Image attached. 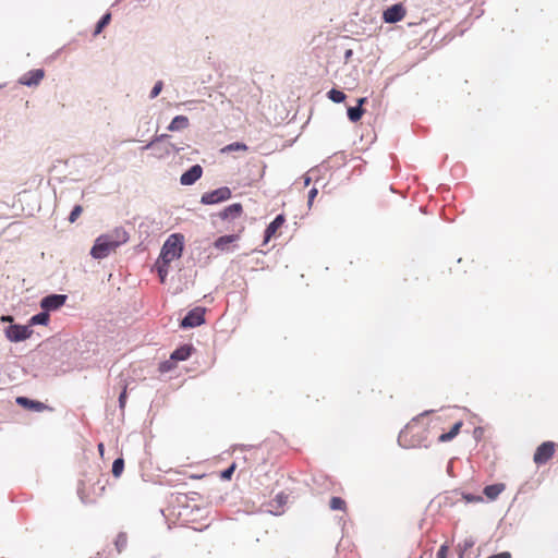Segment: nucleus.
<instances>
[{
    "label": "nucleus",
    "instance_id": "9d476101",
    "mask_svg": "<svg viewBox=\"0 0 558 558\" xmlns=\"http://www.w3.org/2000/svg\"><path fill=\"white\" fill-rule=\"evenodd\" d=\"M202 174L203 168L199 165H194L187 171L182 173L180 177V183L182 185H192L201 179Z\"/></svg>",
    "mask_w": 558,
    "mask_h": 558
},
{
    "label": "nucleus",
    "instance_id": "f257e3e1",
    "mask_svg": "<svg viewBox=\"0 0 558 558\" xmlns=\"http://www.w3.org/2000/svg\"><path fill=\"white\" fill-rule=\"evenodd\" d=\"M129 240V234L123 228H116L110 232L99 235L90 250V255L95 259L106 258L111 252L124 244Z\"/></svg>",
    "mask_w": 558,
    "mask_h": 558
},
{
    "label": "nucleus",
    "instance_id": "a19ab883",
    "mask_svg": "<svg viewBox=\"0 0 558 558\" xmlns=\"http://www.w3.org/2000/svg\"><path fill=\"white\" fill-rule=\"evenodd\" d=\"M0 320L1 322H9V323H12L13 322V317L12 316H9V315H3L0 317Z\"/></svg>",
    "mask_w": 558,
    "mask_h": 558
},
{
    "label": "nucleus",
    "instance_id": "393cba45",
    "mask_svg": "<svg viewBox=\"0 0 558 558\" xmlns=\"http://www.w3.org/2000/svg\"><path fill=\"white\" fill-rule=\"evenodd\" d=\"M328 98L336 104H340L345 99V95L343 92L332 88L328 92Z\"/></svg>",
    "mask_w": 558,
    "mask_h": 558
},
{
    "label": "nucleus",
    "instance_id": "e433bc0d",
    "mask_svg": "<svg viewBox=\"0 0 558 558\" xmlns=\"http://www.w3.org/2000/svg\"><path fill=\"white\" fill-rule=\"evenodd\" d=\"M287 499H288V497H287L284 494H282V493H281V494H278V495L276 496V501L278 502V505H279L280 507H281V506H283V505L287 502Z\"/></svg>",
    "mask_w": 558,
    "mask_h": 558
},
{
    "label": "nucleus",
    "instance_id": "6ab92c4d",
    "mask_svg": "<svg viewBox=\"0 0 558 558\" xmlns=\"http://www.w3.org/2000/svg\"><path fill=\"white\" fill-rule=\"evenodd\" d=\"M49 323V313L46 312V311H41L40 313L32 316L28 320V326L29 328H32V326H36V325H48Z\"/></svg>",
    "mask_w": 558,
    "mask_h": 558
},
{
    "label": "nucleus",
    "instance_id": "7c9ffc66",
    "mask_svg": "<svg viewBox=\"0 0 558 558\" xmlns=\"http://www.w3.org/2000/svg\"><path fill=\"white\" fill-rule=\"evenodd\" d=\"M175 363L177 362H174V360H171V357H170L169 360L163 361V362L160 363L159 371L161 373H168V372H170L173 368Z\"/></svg>",
    "mask_w": 558,
    "mask_h": 558
},
{
    "label": "nucleus",
    "instance_id": "39448f33",
    "mask_svg": "<svg viewBox=\"0 0 558 558\" xmlns=\"http://www.w3.org/2000/svg\"><path fill=\"white\" fill-rule=\"evenodd\" d=\"M68 300L65 294H49L40 300V307L46 312H53L62 307Z\"/></svg>",
    "mask_w": 558,
    "mask_h": 558
},
{
    "label": "nucleus",
    "instance_id": "2f4dec72",
    "mask_svg": "<svg viewBox=\"0 0 558 558\" xmlns=\"http://www.w3.org/2000/svg\"><path fill=\"white\" fill-rule=\"evenodd\" d=\"M83 211V207L81 205H75L72 209V211L70 213V216H69V221L71 223L75 222L76 219L80 217V215L82 214Z\"/></svg>",
    "mask_w": 558,
    "mask_h": 558
},
{
    "label": "nucleus",
    "instance_id": "dca6fc26",
    "mask_svg": "<svg viewBox=\"0 0 558 558\" xmlns=\"http://www.w3.org/2000/svg\"><path fill=\"white\" fill-rule=\"evenodd\" d=\"M475 545V538L472 536L465 537L458 545L459 558H470L469 550Z\"/></svg>",
    "mask_w": 558,
    "mask_h": 558
},
{
    "label": "nucleus",
    "instance_id": "6e6552de",
    "mask_svg": "<svg viewBox=\"0 0 558 558\" xmlns=\"http://www.w3.org/2000/svg\"><path fill=\"white\" fill-rule=\"evenodd\" d=\"M405 15V9L401 3H396L388 9H386L383 13V19L386 23H397L400 22Z\"/></svg>",
    "mask_w": 558,
    "mask_h": 558
},
{
    "label": "nucleus",
    "instance_id": "58836bf2",
    "mask_svg": "<svg viewBox=\"0 0 558 558\" xmlns=\"http://www.w3.org/2000/svg\"><path fill=\"white\" fill-rule=\"evenodd\" d=\"M487 558H511V554L509 551H502L496 555H492Z\"/></svg>",
    "mask_w": 558,
    "mask_h": 558
},
{
    "label": "nucleus",
    "instance_id": "4468645a",
    "mask_svg": "<svg viewBox=\"0 0 558 558\" xmlns=\"http://www.w3.org/2000/svg\"><path fill=\"white\" fill-rule=\"evenodd\" d=\"M366 102V98L363 97V98H359L357 99V105L354 106V107H350L348 108V118L351 122H357L362 114H363V109H362V106Z\"/></svg>",
    "mask_w": 558,
    "mask_h": 558
},
{
    "label": "nucleus",
    "instance_id": "de8ad7c7",
    "mask_svg": "<svg viewBox=\"0 0 558 558\" xmlns=\"http://www.w3.org/2000/svg\"><path fill=\"white\" fill-rule=\"evenodd\" d=\"M98 450H99L100 454L104 453V445L102 444L98 445Z\"/></svg>",
    "mask_w": 558,
    "mask_h": 558
},
{
    "label": "nucleus",
    "instance_id": "f704fd0d",
    "mask_svg": "<svg viewBox=\"0 0 558 558\" xmlns=\"http://www.w3.org/2000/svg\"><path fill=\"white\" fill-rule=\"evenodd\" d=\"M126 402V390L124 389L119 396V407L123 409Z\"/></svg>",
    "mask_w": 558,
    "mask_h": 558
},
{
    "label": "nucleus",
    "instance_id": "c756f323",
    "mask_svg": "<svg viewBox=\"0 0 558 558\" xmlns=\"http://www.w3.org/2000/svg\"><path fill=\"white\" fill-rule=\"evenodd\" d=\"M410 428V425H407L404 429H402L399 434V437H398V442L401 447H404V448H408V447H411L413 446L412 444H409L405 440V437H407V430Z\"/></svg>",
    "mask_w": 558,
    "mask_h": 558
},
{
    "label": "nucleus",
    "instance_id": "473e14b6",
    "mask_svg": "<svg viewBox=\"0 0 558 558\" xmlns=\"http://www.w3.org/2000/svg\"><path fill=\"white\" fill-rule=\"evenodd\" d=\"M463 500L466 502H483L484 499L481 495H474V494H463L462 495Z\"/></svg>",
    "mask_w": 558,
    "mask_h": 558
},
{
    "label": "nucleus",
    "instance_id": "a18cd8bd",
    "mask_svg": "<svg viewBox=\"0 0 558 558\" xmlns=\"http://www.w3.org/2000/svg\"><path fill=\"white\" fill-rule=\"evenodd\" d=\"M311 178L308 175L304 177V185H308L311 183Z\"/></svg>",
    "mask_w": 558,
    "mask_h": 558
},
{
    "label": "nucleus",
    "instance_id": "b1692460",
    "mask_svg": "<svg viewBox=\"0 0 558 558\" xmlns=\"http://www.w3.org/2000/svg\"><path fill=\"white\" fill-rule=\"evenodd\" d=\"M247 149V146L243 143H240V142H234V143H231L227 146H225L221 151L222 153H232V151H238V150H243L245 151Z\"/></svg>",
    "mask_w": 558,
    "mask_h": 558
},
{
    "label": "nucleus",
    "instance_id": "f8f14e48",
    "mask_svg": "<svg viewBox=\"0 0 558 558\" xmlns=\"http://www.w3.org/2000/svg\"><path fill=\"white\" fill-rule=\"evenodd\" d=\"M283 215H278L266 228L264 243H267L277 230L283 225Z\"/></svg>",
    "mask_w": 558,
    "mask_h": 558
},
{
    "label": "nucleus",
    "instance_id": "72a5a7b5",
    "mask_svg": "<svg viewBox=\"0 0 558 558\" xmlns=\"http://www.w3.org/2000/svg\"><path fill=\"white\" fill-rule=\"evenodd\" d=\"M235 470V464H231L228 469L221 472L222 480H230Z\"/></svg>",
    "mask_w": 558,
    "mask_h": 558
},
{
    "label": "nucleus",
    "instance_id": "2eb2a0df",
    "mask_svg": "<svg viewBox=\"0 0 558 558\" xmlns=\"http://www.w3.org/2000/svg\"><path fill=\"white\" fill-rule=\"evenodd\" d=\"M506 486L502 483H496L492 485H487L484 488V495L488 500L493 501L498 498V496L505 490Z\"/></svg>",
    "mask_w": 558,
    "mask_h": 558
},
{
    "label": "nucleus",
    "instance_id": "4c0bfd02",
    "mask_svg": "<svg viewBox=\"0 0 558 558\" xmlns=\"http://www.w3.org/2000/svg\"><path fill=\"white\" fill-rule=\"evenodd\" d=\"M447 546L442 545L437 551V558H447Z\"/></svg>",
    "mask_w": 558,
    "mask_h": 558
},
{
    "label": "nucleus",
    "instance_id": "c03bdc74",
    "mask_svg": "<svg viewBox=\"0 0 558 558\" xmlns=\"http://www.w3.org/2000/svg\"><path fill=\"white\" fill-rule=\"evenodd\" d=\"M352 56V50H347L344 53L345 60H349V58Z\"/></svg>",
    "mask_w": 558,
    "mask_h": 558
},
{
    "label": "nucleus",
    "instance_id": "c9c22d12",
    "mask_svg": "<svg viewBox=\"0 0 558 558\" xmlns=\"http://www.w3.org/2000/svg\"><path fill=\"white\" fill-rule=\"evenodd\" d=\"M317 193H318V191H317V189H315V187H313L312 190H310V192H308V202H307L310 207L312 206L313 201H314V198L316 197Z\"/></svg>",
    "mask_w": 558,
    "mask_h": 558
},
{
    "label": "nucleus",
    "instance_id": "37998d69",
    "mask_svg": "<svg viewBox=\"0 0 558 558\" xmlns=\"http://www.w3.org/2000/svg\"><path fill=\"white\" fill-rule=\"evenodd\" d=\"M155 143H156V142H155V140L150 141L149 143H147V144L143 147V149L145 150V149H149V148H151V147L154 146V144H155Z\"/></svg>",
    "mask_w": 558,
    "mask_h": 558
},
{
    "label": "nucleus",
    "instance_id": "09e8293b",
    "mask_svg": "<svg viewBox=\"0 0 558 558\" xmlns=\"http://www.w3.org/2000/svg\"><path fill=\"white\" fill-rule=\"evenodd\" d=\"M269 512H270V513H274V514H276V515H278V514H280V513H281V512H279V511H274V510H269Z\"/></svg>",
    "mask_w": 558,
    "mask_h": 558
},
{
    "label": "nucleus",
    "instance_id": "f03ea898",
    "mask_svg": "<svg viewBox=\"0 0 558 558\" xmlns=\"http://www.w3.org/2000/svg\"><path fill=\"white\" fill-rule=\"evenodd\" d=\"M183 247L184 236L180 233H173L162 244L158 259L165 262V264H170L182 256Z\"/></svg>",
    "mask_w": 558,
    "mask_h": 558
},
{
    "label": "nucleus",
    "instance_id": "bb28decb",
    "mask_svg": "<svg viewBox=\"0 0 558 558\" xmlns=\"http://www.w3.org/2000/svg\"><path fill=\"white\" fill-rule=\"evenodd\" d=\"M330 509L331 510H344L345 501L340 497H332L330 499Z\"/></svg>",
    "mask_w": 558,
    "mask_h": 558
},
{
    "label": "nucleus",
    "instance_id": "20e7f679",
    "mask_svg": "<svg viewBox=\"0 0 558 558\" xmlns=\"http://www.w3.org/2000/svg\"><path fill=\"white\" fill-rule=\"evenodd\" d=\"M231 197V191L227 186L219 187L217 190L204 193L201 198V203L205 205H214L225 202Z\"/></svg>",
    "mask_w": 558,
    "mask_h": 558
},
{
    "label": "nucleus",
    "instance_id": "7ed1b4c3",
    "mask_svg": "<svg viewBox=\"0 0 558 558\" xmlns=\"http://www.w3.org/2000/svg\"><path fill=\"white\" fill-rule=\"evenodd\" d=\"M4 335L10 342H21L31 338L33 330L28 325L11 324L4 329Z\"/></svg>",
    "mask_w": 558,
    "mask_h": 558
},
{
    "label": "nucleus",
    "instance_id": "0eeeda50",
    "mask_svg": "<svg viewBox=\"0 0 558 558\" xmlns=\"http://www.w3.org/2000/svg\"><path fill=\"white\" fill-rule=\"evenodd\" d=\"M555 452V444L551 441H545L537 447L533 460L536 464L546 463Z\"/></svg>",
    "mask_w": 558,
    "mask_h": 558
},
{
    "label": "nucleus",
    "instance_id": "c85d7f7f",
    "mask_svg": "<svg viewBox=\"0 0 558 558\" xmlns=\"http://www.w3.org/2000/svg\"><path fill=\"white\" fill-rule=\"evenodd\" d=\"M162 88H163V82L157 81L149 93V98L150 99L156 98L161 93Z\"/></svg>",
    "mask_w": 558,
    "mask_h": 558
},
{
    "label": "nucleus",
    "instance_id": "aec40b11",
    "mask_svg": "<svg viewBox=\"0 0 558 558\" xmlns=\"http://www.w3.org/2000/svg\"><path fill=\"white\" fill-rule=\"evenodd\" d=\"M462 427V422L459 421L457 422L452 427L451 429L448 432V433H444L439 436L438 440L440 442H447V441H450L452 440L460 432Z\"/></svg>",
    "mask_w": 558,
    "mask_h": 558
},
{
    "label": "nucleus",
    "instance_id": "4be33fe9",
    "mask_svg": "<svg viewBox=\"0 0 558 558\" xmlns=\"http://www.w3.org/2000/svg\"><path fill=\"white\" fill-rule=\"evenodd\" d=\"M234 239H235L234 235H223V236H220V238H218L215 241V246L218 250H225L228 244H230L231 242L234 241Z\"/></svg>",
    "mask_w": 558,
    "mask_h": 558
},
{
    "label": "nucleus",
    "instance_id": "ea45409f",
    "mask_svg": "<svg viewBox=\"0 0 558 558\" xmlns=\"http://www.w3.org/2000/svg\"><path fill=\"white\" fill-rule=\"evenodd\" d=\"M198 100H190L182 104L187 110H192L196 104H198Z\"/></svg>",
    "mask_w": 558,
    "mask_h": 558
},
{
    "label": "nucleus",
    "instance_id": "49530a36",
    "mask_svg": "<svg viewBox=\"0 0 558 558\" xmlns=\"http://www.w3.org/2000/svg\"><path fill=\"white\" fill-rule=\"evenodd\" d=\"M170 148H171L172 150H174V151H179V150H180V148H179V147H177V146H175V145H173V144H170Z\"/></svg>",
    "mask_w": 558,
    "mask_h": 558
},
{
    "label": "nucleus",
    "instance_id": "412c9836",
    "mask_svg": "<svg viewBox=\"0 0 558 558\" xmlns=\"http://www.w3.org/2000/svg\"><path fill=\"white\" fill-rule=\"evenodd\" d=\"M169 265L170 264H165V262H161L160 259H157V262H156L157 272H158V276H159L161 282L166 281V278L169 272Z\"/></svg>",
    "mask_w": 558,
    "mask_h": 558
},
{
    "label": "nucleus",
    "instance_id": "cd10ccee",
    "mask_svg": "<svg viewBox=\"0 0 558 558\" xmlns=\"http://www.w3.org/2000/svg\"><path fill=\"white\" fill-rule=\"evenodd\" d=\"M126 543H128L126 534L120 533L116 539V547L119 553L122 551L126 547Z\"/></svg>",
    "mask_w": 558,
    "mask_h": 558
},
{
    "label": "nucleus",
    "instance_id": "f3484780",
    "mask_svg": "<svg viewBox=\"0 0 558 558\" xmlns=\"http://www.w3.org/2000/svg\"><path fill=\"white\" fill-rule=\"evenodd\" d=\"M189 126V119L185 116H175L170 124L168 125V130L171 132H177L184 130Z\"/></svg>",
    "mask_w": 558,
    "mask_h": 558
},
{
    "label": "nucleus",
    "instance_id": "1a4fd4ad",
    "mask_svg": "<svg viewBox=\"0 0 558 558\" xmlns=\"http://www.w3.org/2000/svg\"><path fill=\"white\" fill-rule=\"evenodd\" d=\"M45 76V71L43 69H35L26 72L19 80L20 84L33 87L37 86Z\"/></svg>",
    "mask_w": 558,
    "mask_h": 558
},
{
    "label": "nucleus",
    "instance_id": "9b49d317",
    "mask_svg": "<svg viewBox=\"0 0 558 558\" xmlns=\"http://www.w3.org/2000/svg\"><path fill=\"white\" fill-rule=\"evenodd\" d=\"M242 213V206L239 203L231 204L227 206L220 214V218L223 220H233L239 217Z\"/></svg>",
    "mask_w": 558,
    "mask_h": 558
},
{
    "label": "nucleus",
    "instance_id": "a211bd4d",
    "mask_svg": "<svg viewBox=\"0 0 558 558\" xmlns=\"http://www.w3.org/2000/svg\"><path fill=\"white\" fill-rule=\"evenodd\" d=\"M16 403L24 407V408H27V409H31V410H35L37 412L39 411H43L45 409V404L39 402V401H34V400H31L26 397H17L16 398Z\"/></svg>",
    "mask_w": 558,
    "mask_h": 558
},
{
    "label": "nucleus",
    "instance_id": "423d86ee",
    "mask_svg": "<svg viewBox=\"0 0 558 558\" xmlns=\"http://www.w3.org/2000/svg\"><path fill=\"white\" fill-rule=\"evenodd\" d=\"M204 313V310L201 307H195L191 310L181 320L180 326L184 329L201 326L205 322Z\"/></svg>",
    "mask_w": 558,
    "mask_h": 558
},
{
    "label": "nucleus",
    "instance_id": "a878e982",
    "mask_svg": "<svg viewBox=\"0 0 558 558\" xmlns=\"http://www.w3.org/2000/svg\"><path fill=\"white\" fill-rule=\"evenodd\" d=\"M124 469V461L122 458H118L112 463V474L114 477H119Z\"/></svg>",
    "mask_w": 558,
    "mask_h": 558
},
{
    "label": "nucleus",
    "instance_id": "79ce46f5",
    "mask_svg": "<svg viewBox=\"0 0 558 558\" xmlns=\"http://www.w3.org/2000/svg\"><path fill=\"white\" fill-rule=\"evenodd\" d=\"M168 137H169V135L161 134V135L156 136L154 140L157 143V142L163 141V140L168 138Z\"/></svg>",
    "mask_w": 558,
    "mask_h": 558
},
{
    "label": "nucleus",
    "instance_id": "ddd939ff",
    "mask_svg": "<svg viewBox=\"0 0 558 558\" xmlns=\"http://www.w3.org/2000/svg\"><path fill=\"white\" fill-rule=\"evenodd\" d=\"M193 350L191 344L181 345L171 353V360H174V362L185 361L191 356Z\"/></svg>",
    "mask_w": 558,
    "mask_h": 558
},
{
    "label": "nucleus",
    "instance_id": "5701e85b",
    "mask_svg": "<svg viewBox=\"0 0 558 558\" xmlns=\"http://www.w3.org/2000/svg\"><path fill=\"white\" fill-rule=\"evenodd\" d=\"M110 20H111L110 13H106L105 15H102V17L98 21V23L95 27L94 35L95 36L99 35L102 32L104 27L109 24Z\"/></svg>",
    "mask_w": 558,
    "mask_h": 558
}]
</instances>
